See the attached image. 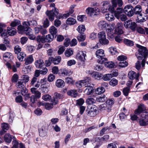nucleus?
<instances>
[{"label": "nucleus", "mask_w": 148, "mask_h": 148, "mask_svg": "<svg viewBox=\"0 0 148 148\" xmlns=\"http://www.w3.org/2000/svg\"><path fill=\"white\" fill-rule=\"evenodd\" d=\"M146 110V108L143 104L138 106V109L135 110L134 113L137 115H140L139 123L141 126H146L148 124V112H143Z\"/></svg>", "instance_id": "nucleus-1"}, {"label": "nucleus", "mask_w": 148, "mask_h": 148, "mask_svg": "<svg viewBox=\"0 0 148 148\" xmlns=\"http://www.w3.org/2000/svg\"><path fill=\"white\" fill-rule=\"evenodd\" d=\"M109 26V24L106 21L103 20L97 23V26L99 29L106 30L108 35L112 37L113 36V29L112 28H108Z\"/></svg>", "instance_id": "nucleus-2"}, {"label": "nucleus", "mask_w": 148, "mask_h": 148, "mask_svg": "<svg viewBox=\"0 0 148 148\" xmlns=\"http://www.w3.org/2000/svg\"><path fill=\"white\" fill-rule=\"evenodd\" d=\"M136 46L138 48V53L136 56L138 60H141L144 57L145 58L148 55V50L146 47L138 44L136 45Z\"/></svg>", "instance_id": "nucleus-3"}, {"label": "nucleus", "mask_w": 148, "mask_h": 148, "mask_svg": "<svg viewBox=\"0 0 148 148\" xmlns=\"http://www.w3.org/2000/svg\"><path fill=\"white\" fill-rule=\"evenodd\" d=\"M96 57L100 60H98V62L100 64H103L104 62L107 60V59L104 58L105 56L104 51L102 49H99L97 50L95 52Z\"/></svg>", "instance_id": "nucleus-4"}, {"label": "nucleus", "mask_w": 148, "mask_h": 148, "mask_svg": "<svg viewBox=\"0 0 148 148\" xmlns=\"http://www.w3.org/2000/svg\"><path fill=\"white\" fill-rule=\"evenodd\" d=\"M59 13V10L55 8L52 9L50 11H47L46 12V14L48 16L49 20L51 21H53L55 17Z\"/></svg>", "instance_id": "nucleus-5"}, {"label": "nucleus", "mask_w": 148, "mask_h": 148, "mask_svg": "<svg viewBox=\"0 0 148 148\" xmlns=\"http://www.w3.org/2000/svg\"><path fill=\"white\" fill-rule=\"evenodd\" d=\"M123 12L122 8H117L116 10L115 11L114 14L115 16L117 19L120 18L122 21H123L126 20L127 17L126 15L122 14Z\"/></svg>", "instance_id": "nucleus-6"}, {"label": "nucleus", "mask_w": 148, "mask_h": 148, "mask_svg": "<svg viewBox=\"0 0 148 148\" xmlns=\"http://www.w3.org/2000/svg\"><path fill=\"white\" fill-rule=\"evenodd\" d=\"M98 38L99 42L102 45H107L109 43V40L106 38V34L104 32L99 33Z\"/></svg>", "instance_id": "nucleus-7"}, {"label": "nucleus", "mask_w": 148, "mask_h": 148, "mask_svg": "<svg viewBox=\"0 0 148 148\" xmlns=\"http://www.w3.org/2000/svg\"><path fill=\"white\" fill-rule=\"evenodd\" d=\"M99 12V9L97 8L88 7L86 10V12L87 14L92 17L98 14Z\"/></svg>", "instance_id": "nucleus-8"}, {"label": "nucleus", "mask_w": 148, "mask_h": 148, "mask_svg": "<svg viewBox=\"0 0 148 148\" xmlns=\"http://www.w3.org/2000/svg\"><path fill=\"white\" fill-rule=\"evenodd\" d=\"M91 82V78L90 77H86L85 79L81 80L77 82L76 83V86L79 88H81L84 86L86 87V85Z\"/></svg>", "instance_id": "nucleus-9"}, {"label": "nucleus", "mask_w": 148, "mask_h": 148, "mask_svg": "<svg viewBox=\"0 0 148 148\" xmlns=\"http://www.w3.org/2000/svg\"><path fill=\"white\" fill-rule=\"evenodd\" d=\"M132 6L127 5L125 6L124 9L125 13L127 14L128 16L131 17L134 15V12L132 10Z\"/></svg>", "instance_id": "nucleus-10"}, {"label": "nucleus", "mask_w": 148, "mask_h": 148, "mask_svg": "<svg viewBox=\"0 0 148 148\" xmlns=\"http://www.w3.org/2000/svg\"><path fill=\"white\" fill-rule=\"evenodd\" d=\"M101 4L102 6L101 8V10L103 13L107 12L108 10H110V5L108 1H104L102 2Z\"/></svg>", "instance_id": "nucleus-11"}, {"label": "nucleus", "mask_w": 148, "mask_h": 148, "mask_svg": "<svg viewBox=\"0 0 148 148\" xmlns=\"http://www.w3.org/2000/svg\"><path fill=\"white\" fill-rule=\"evenodd\" d=\"M97 111L96 107L95 105L92 106L90 108L89 110L87 112V114L91 117L96 115Z\"/></svg>", "instance_id": "nucleus-12"}, {"label": "nucleus", "mask_w": 148, "mask_h": 148, "mask_svg": "<svg viewBox=\"0 0 148 148\" xmlns=\"http://www.w3.org/2000/svg\"><path fill=\"white\" fill-rule=\"evenodd\" d=\"M147 17L146 14L142 13L137 15V18L136 19L137 22L140 23L146 21L147 19Z\"/></svg>", "instance_id": "nucleus-13"}, {"label": "nucleus", "mask_w": 148, "mask_h": 148, "mask_svg": "<svg viewBox=\"0 0 148 148\" xmlns=\"http://www.w3.org/2000/svg\"><path fill=\"white\" fill-rule=\"evenodd\" d=\"M47 127L46 125H44L39 129V134L40 136L44 137L47 134Z\"/></svg>", "instance_id": "nucleus-14"}, {"label": "nucleus", "mask_w": 148, "mask_h": 148, "mask_svg": "<svg viewBox=\"0 0 148 148\" xmlns=\"http://www.w3.org/2000/svg\"><path fill=\"white\" fill-rule=\"evenodd\" d=\"M86 56V52L84 51H79L77 54L76 57L79 60L83 61L85 60V57Z\"/></svg>", "instance_id": "nucleus-15"}, {"label": "nucleus", "mask_w": 148, "mask_h": 148, "mask_svg": "<svg viewBox=\"0 0 148 148\" xmlns=\"http://www.w3.org/2000/svg\"><path fill=\"white\" fill-rule=\"evenodd\" d=\"M139 75V73H138L136 74L135 72L132 71H130L128 74L129 78L131 80H133L134 79L138 80Z\"/></svg>", "instance_id": "nucleus-16"}, {"label": "nucleus", "mask_w": 148, "mask_h": 148, "mask_svg": "<svg viewBox=\"0 0 148 148\" xmlns=\"http://www.w3.org/2000/svg\"><path fill=\"white\" fill-rule=\"evenodd\" d=\"M90 82H89L87 85L86 87L87 88L85 89L84 92L85 93L88 95H90L94 92L93 88L90 86Z\"/></svg>", "instance_id": "nucleus-17"}, {"label": "nucleus", "mask_w": 148, "mask_h": 148, "mask_svg": "<svg viewBox=\"0 0 148 148\" xmlns=\"http://www.w3.org/2000/svg\"><path fill=\"white\" fill-rule=\"evenodd\" d=\"M49 85L48 84L46 85H41L40 89L42 93H47L49 91Z\"/></svg>", "instance_id": "nucleus-18"}, {"label": "nucleus", "mask_w": 148, "mask_h": 148, "mask_svg": "<svg viewBox=\"0 0 148 148\" xmlns=\"http://www.w3.org/2000/svg\"><path fill=\"white\" fill-rule=\"evenodd\" d=\"M24 26L29 27L30 25L35 26L37 25L36 21L32 19L29 21L24 22L23 23Z\"/></svg>", "instance_id": "nucleus-19"}, {"label": "nucleus", "mask_w": 148, "mask_h": 148, "mask_svg": "<svg viewBox=\"0 0 148 148\" xmlns=\"http://www.w3.org/2000/svg\"><path fill=\"white\" fill-rule=\"evenodd\" d=\"M1 128L2 130H0V135H1L3 134L9 129L8 125L6 123H4L2 124Z\"/></svg>", "instance_id": "nucleus-20"}, {"label": "nucleus", "mask_w": 148, "mask_h": 148, "mask_svg": "<svg viewBox=\"0 0 148 148\" xmlns=\"http://www.w3.org/2000/svg\"><path fill=\"white\" fill-rule=\"evenodd\" d=\"M3 59L5 60L10 61L13 59L12 53L9 52L4 53L3 55Z\"/></svg>", "instance_id": "nucleus-21"}, {"label": "nucleus", "mask_w": 148, "mask_h": 148, "mask_svg": "<svg viewBox=\"0 0 148 148\" xmlns=\"http://www.w3.org/2000/svg\"><path fill=\"white\" fill-rule=\"evenodd\" d=\"M58 102V101L55 99L53 102H52V103H46L45 104V108L46 109L49 110L52 108L53 107V105H55Z\"/></svg>", "instance_id": "nucleus-22"}, {"label": "nucleus", "mask_w": 148, "mask_h": 148, "mask_svg": "<svg viewBox=\"0 0 148 148\" xmlns=\"http://www.w3.org/2000/svg\"><path fill=\"white\" fill-rule=\"evenodd\" d=\"M111 2L113 7H116L117 5L121 7L123 4L122 0H111Z\"/></svg>", "instance_id": "nucleus-23"}, {"label": "nucleus", "mask_w": 148, "mask_h": 148, "mask_svg": "<svg viewBox=\"0 0 148 148\" xmlns=\"http://www.w3.org/2000/svg\"><path fill=\"white\" fill-rule=\"evenodd\" d=\"M8 34L10 36H13L16 33V29L11 27H8L7 29Z\"/></svg>", "instance_id": "nucleus-24"}, {"label": "nucleus", "mask_w": 148, "mask_h": 148, "mask_svg": "<svg viewBox=\"0 0 148 148\" xmlns=\"http://www.w3.org/2000/svg\"><path fill=\"white\" fill-rule=\"evenodd\" d=\"M67 95L72 97H75L78 95V93L77 90L74 89L70 90L67 92Z\"/></svg>", "instance_id": "nucleus-25"}, {"label": "nucleus", "mask_w": 148, "mask_h": 148, "mask_svg": "<svg viewBox=\"0 0 148 148\" xmlns=\"http://www.w3.org/2000/svg\"><path fill=\"white\" fill-rule=\"evenodd\" d=\"M4 138L5 142L10 143L11 142L12 139H13L15 137L12 136H11L9 134L7 133L5 135Z\"/></svg>", "instance_id": "nucleus-26"}, {"label": "nucleus", "mask_w": 148, "mask_h": 148, "mask_svg": "<svg viewBox=\"0 0 148 148\" xmlns=\"http://www.w3.org/2000/svg\"><path fill=\"white\" fill-rule=\"evenodd\" d=\"M35 64L36 67L38 69H39L44 65V62L42 60L39 59L35 61Z\"/></svg>", "instance_id": "nucleus-27"}, {"label": "nucleus", "mask_w": 148, "mask_h": 148, "mask_svg": "<svg viewBox=\"0 0 148 148\" xmlns=\"http://www.w3.org/2000/svg\"><path fill=\"white\" fill-rule=\"evenodd\" d=\"M76 22V19L73 17H69L66 20V23L67 25H74Z\"/></svg>", "instance_id": "nucleus-28"}, {"label": "nucleus", "mask_w": 148, "mask_h": 148, "mask_svg": "<svg viewBox=\"0 0 148 148\" xmlns=\"http://www.w3.org/2000/svg\"><path fill=\"white\" fill-rule=\"evenodd\" d=\"M114 100L113 99H108L106 101V103L107 106H109L107 107V109L110 110L112 106L114 104Z\"/></svg>", "instance_id": "nucleus-29"}, {"label": "nucleus", "mask_w": 148, "mask_h": 148, "mask_svg": "<svg viewBox=\"0 0 148 148\" xmlns=\"http://www.w3.org/2000/svg\"><path fill=\"white\" fill-rule=\"evenodd\" d=\"M103 63L104 64L106 67L109 68H114L116 66L115 64L112 61L104 62Z\"/></svg>", "instance_id": "nucleus-30"}, {"label": "nucleus", "mask_w": 148, "mask_h": 148, "mask_svg": "<svg viewBox=\"0 0 148 148\" xmlns=\"http://www.w3.org/2000/svg\"><path fill=\"white\" fill-rule=\"evenodd\" d=\"M142 10L141 6L139 5H137L133 9L134 14L136 15H138L141 13Z\"/></svg>", "instance_id": "nucleus-31"}, {"label": "nucleus", "mask_w": 148, "mask_h": 148, "mask_svg": "<svg viewBox=\"0 0 148 148\" xmlns=\"http://www.w3.org/2000/svg\"><path fill=\"white\" fill-rule=\"evenodd\" d=\"M61 60V58L60 57L58 56L55 58H53V57H50L49 58V60L51 61V62H53L55 64H58L60 62Z\"/></svg>", "instance_id": "nucleus-32"}, {"label": "nucleus", "mask_w": 148, "mask_h": 148, "mask_svg": "<svg viewBox=\"0 0 148 148\" xmlns=\"http://www.w3.org/2000/svg\"><path fill=\"white\" fill-rule=\"evenodd\" d=\"M56 86L58 88H62L65 85L64 81L60 79H58L56 81Z\"/></svg>", "instance_id": "nucleus-33"}, {"label": "nucleus", "mask_w": 148, "mask_h": 148, "mask_svg": "<svg viewBox=\"0 0 148 148\" xmlns=\"http://www.w3.org/2000/svg\"><path fill=\"white\" fill-rule=\"evenodd\" d=\"M70 71L66 69H62L60 70L59 74L60 76H65L70 75Z\"/></svg>", "instance_id": "nucleus-34"}, {"label": "nucleus", "mask_w": 148, "mask_h": 148, "mask_svg": "<svg viewBox=\"0 0 148 148\" xmlns=\"http://www.w3.org/2000/svg\"><path fill=\"white\" fill-rule=\"evenodd\" d=\"M75 5H71L70 8L68 12L64 14V16L65 17V18L69 16L71 14L73 13L74 12L73 9L75 8Z\"/></svg>", "instance_id": "nucleus-35"}, {"label": "nucleus", "mask_w": 148, "mask_h": 148, "mask_svg": "<svg viewBox=\"0 0 148 148\" xmlns=\"http://www.w3.org/2000/svg\"><path fill=\"white\" fill-rule=\"evenodd\" d=\"M25 60V64L28 65L32 63L34 61V59L32 55L28 56Z\"/></svg>", "instance_id": "nucleus-36"}, {"label": "nucleus", "mask_w": 148, "mask_h": 148, "mask_svg": "<svg viewBox=\"0 0 148 148\" xmlns=\"http://www.w3.org/2000/svg\"><path fill=\"white\" fill-rule=\"evenodd\" d=\"M105 18L107 20L109 21H112L115 19L113 14L112 13L106 14Z\"/></svg>", "instance_id": "nucleus-37"}, {"label": "nucleus", "mask_w": 148, "mask_h": 148, "mask_svg": "<svg viewBox=\"0 0 148 148\" xmlns=\"http://www.w3.org/2000/svg\"><path fill=\"white\" fill-rule=\"evenodd\" d=\"M105 89L103 87H99L95 90L96 94L99 95L103 93L105 91Z\"/></svg>", "instance_id": "nucleus-38"}, {"label": "nucleus", "mask_w": 148, "mask_h": 148, "mask_svg": "<svg viewBox=\"0 0 148 148\" xmlns=\"http://www.w3.org/2000/svg\"><path fill=\"white\" fill-rule=\"evenodd\" d=\"M17 58L20 61H23L26 56V54L23 52L17 54Z\"/></svg>", "instance_id": "nucleus-39"}, {"label": "nucleus", "mask_w": 148, "mask_h": 148, "mask_svg": "<svg viewBox=\"0 0 148 148\" xmlns=\"http://www.w3.org/2000/svg\"><path fill=\"white\" fill-rule=\"evenodd\" d=\"M107 98V97L105 95H103L98 97L96 99V100L97 102H102L105 101Z\"/></svg>", "instance_id": "nucleus-40"}, {"label": "nucleus", "mask_w": 148, "mask_h": 148, "mask_svg": "<svg viewBox=\"0 0 148 148\" xmlns=\"http://www.w3.org/2000/svg\"><path fill=\"white\" fill-rule=\"evenodd\" d=\"M92 77L95 79L98 80H100L102 78L101 74H99L98 73L95 72H93Z\"/></svg>", "instance_id": "nucleus-41"}, {"label": "nucleus", "mask_w": 148, "mask_h": 148, "mask_svg": "<svg viewBox=\"0 0 148 148\" xmlns=\"http://www.w3.org/2000/svg\"><path fill=\"white\" fill-rule=\"evenodd\" d=\"M25 84L23 82L22 80L19 79L16 84V86L18 88H23L25 86Z\"/></svg>", "instance_id": "nucleus-42"}, {"label": "nucleus", "mask_w": 148, "mask_h": 148, "mask_svg": "<svg viewBox=\"0 0 148 148\" xmlns=\"http://www.w3.org/2000/svg\"><path fill=\"white\" fill-rule=\"evenodd\" d=\"M112 74H107L104 75L102 77L103 80L105 81H109L112 77Z\"/></svg>", "instance_id": "nucleus-43"}, {"label": "nucleus", "mask_w": 148, "mask_h": 148, "mask_svg": "<svg viewBox=\"0 0 148 148\" xmlns=\"http://www.w3.org/2000/svg\"><path fill=\"white\" fill-rule=\"evenodd\" d=\"M73 54V50L71 49H67L64 52L65 56L67 57H69Z\"/></svg>", "instance_id": "nucleus-44"}, {"label": "nucleus", "mask_w": 148, "mask_h": 148, "mask_svg": "<svg viewBox=\"0 0 148 148\" xmlns=\"http://www.w3.org/2000/svg\"><path fill=\"white\" fill-rule=\"evenodd\" d=\"M123 42L125 45L129 46H132L134 44V42L128 39H124Z\"/></svg>", "instance_id": "nucleus-45"}, {"label": "nucleus", "mask_w": 148, "mask_h": 148, "mask_svg": "<svg viewBox=\"0 0 148 148\" xmlns=\"http://www.w3.org/2000/svg\"><path fill=\"white\" fill-rule=\"evenodd\" d=\"M49 31L51 34L53 35H56L57 34V29L55 27L52 26L50 28Z\"/></svg>", "instance_id": "nucleus-46"}, {"label": "nucleus", "mask_w": 148, "mask_h": 148, "mask_svg": "<svg viewBox=\"0 0 148 148\" xmlns=\"http://www.w3.org/2000/svg\"><path fill=\"white\" fill-rule=\"evenodd\" d=\"M25 28H24V32L27 35H30L32 34V29L29 27H27L26 26Z\"/></svg>", "instance_id": "nucleus-47"}, {"label": "nucleus", "mask_w": 148, "mask_h": 148, "mask_svg": "<svg viewBox=\"0 0 148 148\" xmlns=\"http://www.w3.org/2000/svg\"><path fill=\"white\" fill-rule=\"evenodd\" d=\"M86 36L85 34H80L77 36V39L79 42L84 41L86 38Z\"/></svg>", "instance_id": "nucleus-48"}, {"label": "nucleus", "mask_w": 148, "mask_h": 148, "mask_svg": "<svg viewBox=\"0 0 148 148\" xmlns=\"http://www.w3.org/2000/svg\"><path fill=\"white\" fill-rule=\"evenodd\" d=\"M109 52L112 55H115L118 53V52L116 48L111 47L109 49Z\"/></svg>", "instance_id": "nucleus-49"}, {"label": "nucleus", "mask_w": 148, "mask_h": 148, "mask_svg": "<svg viewBox=\"0 0 148 148\" xmlns=\"http://www.w3.org/2000/svg\"><path fill=\"white\" fill-rule=\"evenodd\" d=\"M85 27L83 25H81L79 26L77 29V30L79 33H82L83 32L85 31Z\"/></svg>", "instance_id": "nucleus-50"}, {"label": "nucleus", "mask_w": 148, "mask_h": 148, "mask_svg": "<svg viewBox=\"0 0 148 148\" xmlns=\"http://www.w3.org/2000/svg\"><path fill=\"white\" fill-rule=\"evenodd\" d=\"M46 42H49L52 41L53 38L54 36L51 34H49L45 36Z\"/></svg>", "instance_id": "nucleus-51"}, {"label": "nucleus", "mask_w": 148, "mask_h": 148, "mask_svg": "<svg viewBox=\"0 0 148 148\" xmlns=\"http://www.w3.org/2000/svg\"><path fill=\"white\" fill-rule=\"evenodd\" d=\"M20 79L22 80L23 82L25 84L29 80V78L27 75H23L21 77V79Z\"/></svg>", "instance_id": "nucleus-52"}, {"label": "nucleus", "mask_w": 148, "mask_h": 148, "mask_svg": "<svg viewBox=\"0 0 148 148\" xmlns=\"http://www.w3.org/2000/svg\"><path fill=\"white\" fill-rule=\"evenodd\" d=\"M118 84V81L117 79L114 78L112 79L109 82L110 85L114 86L117 85Z\"/></svg>", "instance_id": "nucleus-53"}, {"label": "nucleus", "mask_w": 148, "mask_h": 148, "mask_svg": "<svg viewBox=\"0 0 148 148\" xmlns=\"http://www.w3.org/2000/svg\"><path fill=\"white\" fill-rule=\"evenodd\" d=\"M128 63L126 61L120 62L119 64V66L122 68H124L127 66Z\"/></svg>", "instance_id": "nucleus-54"}, {"label": "nucleus", "mask_w": 148, "mask_h": 148, "mask_svg": "<svg viewBox=\"0 0 148 148\" xmlns=\"http://www.w3.org/2000/svg\"><path fill=\"white\" fill-rule=\"evenodd\" d=\"M65 80L66 82L69 84H72L75 82L71 77H67Z\"/></svg>", "instance_id": "nucleus-55"}, {"label": "nucleus", "mask_w": 148, "mask_h": 148, "mask_svg": "<svg viewBox=\"0 0 148 148\" xmlns=\"http://www.w3.org/2000/svg\"><path fill=\"white\" fill-rule=\"evenodd\" d=\"M13 146L11 148H18V143L16 140V138H14L13 139V141L12 142Z\"/></svg>", "instance_id": "nucleus-56"}, {"label": "nucleus", "mask_w": 148, "mask_h": 148, "mask_svg": "<svg viewBox=\"0 0 148 148\" xmlns=\"http://www.w3.org/2000/svg\"><path fill=\"white\" fill-rule=\"evenodd\" d=\"M132 22V21L129 20L125 22L124 23V27L126 28H129L130 27Z\"/></svg>", "instance_id": "nucleus-57"}, {"label": "nucleus", "mask_w": 148, "mask_h": 148, "mask_svg": "<svg viewBox=\"0 0 148 148\" xmlns=\"http://www.w3.org/2000/svg\"><path fill=\"white\" fill-rule=\"evenodd\" d=\"M21 49L20 46L17 45L14 47V52L15 54H18L21 52Z\"/></svg>", "instance_id": "nucleus-58"}, {"label": "nucleus", "mask_w": 148, "mask_h": 148, "mask_svg": "<svg viewBox=\"0 0 148 148\" xmlns=\"http://www.w3.org/2000/svg\"><path fill=\"white\" fill-rule=\"evenodd\" d=\"M55 78V76L52 74H49L47 80L49 82L53 81Z\"/></svg>", "instance_id": "nucleus-59"}, {"label": "nucleus", "mask_w": 148, "mask_h": 148, "mask_svg": "<svg viewBox=\"0 0 148 148\" xmlns=\"http://www.w3.org/2000/svg\"><path fill=\"white\" fill-rule=\"evenodd\" d=\"M18 79V76L17 74L15 73L13 76L12 81L13 82H16Z\"/></svg>", "instance_id": "nucleus-60"}, {"label": "nucleus", "mask_w": 148, "mask_h": 148, "mask_svg": "<svg viewBox=\"0 0 148 148\" xmlns=\"http://www.w3.org/2000/svg\"><path fill=\"white\" fill-rule=\"evenodd\" d=\"M86 102L88 104L90 105L92 103H95V100L93 98H89L86 100Z\"/></svg>", "instance_id": "nucleus-61"}, {"label": "nucleus", "mask_w": 148, "mask_h": 148, "mask_svg": "<svg viewBox=\"0 0 148 148\" xmlns=\"http://www.w3.org/2000/svg\"><path fill=\"white\" fill-rule=\"evenodd\" d=\"M117 60L120 62L126 61L127 59L126 56L123 55H121L119 56L117 58Z\"/></svg>", "instance_id": "nucleus-62"}, {"label": "nucleus", "mask_w": 148, "mask_h": 148, "mask_svg": "<svg viewBox=\"0 0 148 148\" xmlns=\"http://www.w3.org/2000/svg\"><path fill=\"white\" fill-rule=\"evenodd\" d=\"M51 98V97L48 94L44 95L42 97V99L45 101L49 100Z\"/></svg>", "instance_id": "nucleus-63"}, {"label": "nucleus", "mask_w": 148, "mask_h": 148, "mask_svg": "<svg viewBox=\"0 0 148 148\" xmlns=\"http://www.w3.org/2000/svg\"><path fill=\"white\" fill-rule=\"evenodd\" d=\"M27 49L29 52L32 53L35 50V48L33 46L29 45L27 47Z\"/></svg>", "instance_id": "nucleus-64"}]
</instances>
